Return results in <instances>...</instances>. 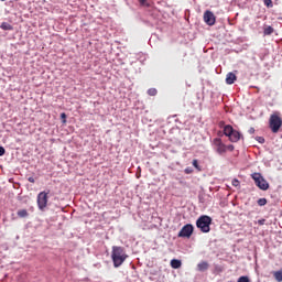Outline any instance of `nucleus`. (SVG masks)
I'll list each match as a JSON object with an SVG mask.
<instances>
[{
    "label": "nucleus",
    "mask_w": 282,
    "mask_h": 282,
    "mask_svg": "<svg viewBox=\"0 0 282 282\" xmlns=\"http://www.w3.org/2000/svg\"><path fill=\"white\" fill-rule=\"evenodd\" d=\"M128 258L129 256L127 254V251H124L123 247H112L111 259L115 268H120V265H122Z\"/></svg>",
    "instance_id": "nucleus-1"
},
{
    "label": "nucleus",
    "mask_w": 282,
    "mask_h": 282,
    "mask_svg": "<svg viewBox=\"0 0 282 282\" xmlns=\"http://www.w3.org/2000/svg\"><path fill=\"white\" fill-rule=\"evenodd\" d=\"M212 147L218 155H226L228 151L230 152L235 151V145L232 144L226 145L225 142L221 140V138H214L212 140Z\"/></svg>",
    "instance_id": "nucleus-2"
},
{
    "label": "nucleus",
    "mask_w": 282,
    "mask_h": 282,
    "mask_svg": "<svg viewBox=\"0 0 282 282\" xmlns=\"http://www.w3.org/2000/svg\"><path fill=\"white\" fill-rule=\"evenodd\" d=\"M210 224H213V218L206 215L198 217L196 220V227L199 228L200 232H210Z\"/></svg>",
    "instance_id": "nucleus-3"
},
{
    "label": "nucleus",
    "mask_w": 282,
    "mask_h": 282,
    "mask_svg": "<svg viewBox=\"0 0 282 282\" xmlns=\"http://www.w3.org/2000/svg\"><path fill=\"white\" fill-rule=\"evenodd\" d=\"M269 127L272 133H279V130L282 127V119H281L280 112H274L273 115L270 116Z\"/></svg>",
    "instance_id": "nucleus-4"
},
{
    "label": "nucleus",
    "mask_w": 282,
    "mask_h": 282,
    "mask_svg": "<svg viewBox=\"0 0 282 282\" xmlns=\"http://www.w3.org/2000/svg\"><path fill=\"white\" fill-rule=\"evenodd\" d=\"M251 180H253L256 186L260 188V191H268L270 188V183H268L261 173H252Z\"/></svg>",
    "instance_id": "nucleus-5"
},
{
    "label": "nucleus",
    "mask_w": 282,
    "mask_h": 282,
    "mask_svg": "<svg viewBox=\"0 0 282 282\" xmlns=\"http://www.w3.org/2000/svg\"><path fill=\"white\" fill-rule=\"evenodd\" d=\"M37 208L45 210L47 208V192L37 194Z\"/></svg>",
    "instance_id": "nucleus-6"
},
{
    "label": "nucleus",
    "mask_w": 282,
    "mask_h": 282,
    "mask_svg": "<svg viewBox=\"0 0 282 282\" xmlns=\"http://www.w3.org/2000/svg\"><path fill=\"white\" fill-rule=\"evenodd\" d=\"M193 225L187 224L180 230L177 237H186L187 239H189V237L193 235Z\"/></svg>",
    "instance_id": "nucleus-7"
},
{
    "label": "nucleus",
    "mask_w": 282,
    "mask_h": 282,
    "mask_svg": "<svg viewBox=\"0 0 282 282\" xmlns=\"http://www.w3.org/2000/svg\"><path fill=\"white\" fill-rule=\"evenodd\" d=\"M204 21L207 25H215V22H216L215 13H213V11H208V10L205 11Z\"/></svg>",
    "instance_id": "nucleus-8"
},
{
    "label": "nucleus",
    "mask_w": 282,
    "mask_h": 282,
    "mask_svg": "<svg viewBox=\"0 0 282 282\" xmlns=\"http://www.w3.org/2000/svg\"><path fill=\"white\" fill-rule=\"evenodd\" d=\"M241 140V132L234 130L231 132V135H229L230 142H239Z\"/></svg>",
    "instance_id": "nucleus-9"
},
{
    "label": "nucleus",
    "mask_w": 282,
    "mask_h": 282,
    "mask_svg": "<svg viewBox=\"0 0 282 282\" xmlns=\"http://www.w3.org/2000/svg\"><path fill=\"white\" fill-rule=\"evenodd\" d=\"M235 80H237V75H235V73H228L226 76V84L235 85Z\"/></svg>",
    "instance_id": "nucleus-10"
},
{
    "label": "nucleus",
    "mask_w": 282,
    "mask_h": 282,
    "mask_svg": "<svg viewBox=\"0 0 282 282\" xmlns=\"http://www.w3.org/2000/svg\"><path fill=\"white\" fill-rule=\"evenodd\" d=\"M234 131H235V128H232V126L230 124H227L224 127V135H226L227 138H230Z\"/></svg>",
    "instance_id": "nucleus-11"
},
{
    "label": "nucleus",
    "mask_w": 282,
    "mask_h": 282,
    "mask_svg": "<svg viewBox=\"0 0 282 282\" xmlns=\"http://www.w3.org/2000/svg\"><path fill=\"white\" fill-rule=\"evenodd\" d=\"M208 268H209V264L206 261H202L200 263L197 264L198 272H206Z\"/></svg>",
    "instance_id": "nucleus-12"
},
{
    "label": "nucleus",
    "mask_w": 282,
    "mask_h": 282,
    "mask_svg": "<svg viewBox=\"0 0 282 282\" xmlns=\"http://www.w3.org/2000/svg\"><path fill=\"white\" fill-rule=\"evenodd\" d=\"M171 267L174 270H177V269L182 268V261H180L177 259H173V260H171Z\"/></svg>",
    "instance_id": "nucleus-13"
},
{
    "label": "nucleus",
    "mask_w": 282,
    "mask_h": 282,
    "mask_svg": "<svg viewBox=\"0 0 282 282\" xmlns=\"http://www.w3.org/2000/svg\"><path fill=\"white\" fill-rule=\"evenodd\" d=\"M0 28H1V30H4V31H12V30H14V26H12V24H10L8 22H2Z\"/></svg>",
    "instance_id": "nucleus-14"
},
{
    "label": "nucleus",
    "mask_w": 282,
    "mask_h": 282,
    "mask_svg": "<svg viewBox=\"0 0 282 282\" xmlns=\"http://www.w3.org/2000/svg\"><path fill=\"white\" fill-rule=\"evenodd\" d=\"M275 281L282 282V270L273 272Z\"/></svg>",
    "instance_id": "nucleus-15"
},
{
    "label": "nucleus",
    "mask_w": 282,
    "mask_h": 282,
    "mask_svg": "<svg viewBox=\"0 0 282 282\" xmlns=\"http://www.w3.org/2000/svg\"><path fill=\"white\" fill-rule=\"evenodd\" d=\"M274 32V29L272 26H267L263 31L265 36H270Z\"/></svg>",
    "instance_id": "nucleus-16"
},
{
    "label": "nucleus",
    "mask_w": 282,
    "mask_h": 282,
    "mask_svg": "<svg viewBox=\"0 0 282 282\" xmlns=\"http://www.w3.org/2000/svg\"><path fill=\"white\" fill-rule=\"evenodd\" d=\"M28 210L26 209H20L18 210V217L25 218L28 217Z\"/></svg>",
    "instance_id": "nucleus-17"
},
{
    "label": "nucleus",
    "mask_w": 282,
    "mask_h": 282,
    "mask_svg": "<svg viewBox=\"0 0 282 282\" xmlns=\"http://www.w3.org/2000/svg\"><path fill=\"white\" fill-rule=\"evenodd\" d=\"M192 164H193L194 169L202 171V166H199V162L196 159L193 160Z\"/></svg>",
    "instance_id": "nucleus-18"
},
{
    "label": "nucleus",
    "mask_w": 282,
    "mask_h": 282,
    "mask_svg": "<svg viewBox=\"0 0 282 282\" xmlns=\"http://www.w3.org/2000/svg\"><path fill=\"white\" fill-rule=\"evenodd\" d=\"M148 94H149L150 96H158V89H155V88H150V89H148Z\"/></svg>",
    "instance_id": "nucleus-19"
},
{
    "label": "nucleus",
    "mask_w": 282,
    "mask_h": 282,
    "mask_svg": "<svg viewBox=\"0 0 282 282\" xmlns=\"http://www.w3.org/2000/svg\"><path fill=\"white\" fill-rule=\"evenodd\" d=\"M237 282H250V278H248V275H242L238 279Z\"/></svg>",
    "instance_id": "nucleus-20"
},
{
    "label": "nucleus",
    "mask_w": 282,
    "mask_h": 282,
    "mask_svg": "<svg viewBox=\"0 0 282 282\" xmlns=\"http://www.w3.org/2000/svg\"><path fill=\"white\" fill-rule=\"evenodd\" d=\"M263 3L267 8H273L274 4L272 3V0H263Z\"/></svg>",
    "instance_id": "nucleus-21"
},
{
    "label": "nucleus",
    "mask_w": 282,
    "mask_h": 282,
    "mask_svg": "<svg viewBox=\"0 0 282 282\" xmlns=\"http://www.w3.org/2000/svg\"><path fill=\"white\" fill-rule=\"evenodd\" d=\"M265 204H268V199L265 198L258 199V206H265Z\"/></svg>",
    "instance_id": "nucleus-22"
},
{
    "label": "nucleus",
    "mask_w": 282,
    "mask_h": 282,
    "mask_svg": "<svg viewBox=\"0 0 282 282\" xmlns=\"http://www.w3.org/2000/svg\"><path fill=\"white\" fill-rule=\"evenodd\" d=\"M61 119H62L63 124H65L67 122V115L65 112H62Z\"/></svg>",
    "instance_id": "nucleus-23"
},
{
    "label": "nucleus",
    "mask_w": 282,
    "mask_h": 282,
    "mask_svg": "<svg viewBox=\"0 0 282 282\" xmlns=\"http://www.w3.org/2000/svg\"><path fill=\"white\" fill-rule=\"evenodd\" d=\"M257 142H259L260 144H264L265 139L263 137H257Z\"/></svg>",
    "instance_id": "nucleus-24"
},
{
    "label": "nucleus",
    "mask_w": 282,
    "mask_h": 282,
    "mask_svg": "<svg viewBox=\"0 0 282 282\" xmlns=\"http://www.w3.org/2000/svg\"><path fill=\"white\" fill-rule=\"evenodd\" d=\"M231 184H232V186H235L236 188H237V186L240 185L239 180H237V178H234V180L231 181Z\"/></svg>",
    "instance_id": "nucleus-25"
},
{
    "label": "nucleus",
    "mask_w": 282,
    "mask_h": 282,
    "mask_svg": "<svg viewBox=\"0 0 282 282\" xmlns=\"http://www.w3.org/2000/svg\"><path fill=\"white\" fill-rule=\"evenodd\" d=\"M6 155V148L0 147V158Z\"/></svg>",
    "instance_id": "nucleus-26"
},
{
    "label": "nucleus",
    "mask_w": 282,
    "mask_h": 282,
    "mask_svg": "<svg viewBox=\"0 0 282 282\" xmlns=\"http://www.w3.org/2000/svg\"><path fill=\"white\" fill-rule=\"evenodd\" d=\"M184 172L186 173V175H191V173H193V169L186 167Z\"/></svg>",
    "instance_id": "nucleus-27"
},
{
    "label": "nucleus",
    "mask_w": 282,
    "mask_h": 282,
    "mask_svg": "<svg viewBox=\"0 0 282 282\" xmlns=\"http://www.w3.org/2000/svg\"><path fill=\"white\" fill-rule=\"evenodd\" d=\"M258 224H259V226H263V224H265V219L258 220Z\"/></svg>",
    "instance_id": "nucleus-28"
},
{
    "label": "nucleus",
    "mask_w": 282,
    "mask_h": 282,
    "mask_svg": "<svg viewBox=\"0 0 282 282\" xmlns=\"http://www.w3.org/2000/svg\"><path fill=\"white\" fill-rule=\"evenodd\" d=\"M140 6H147V0H139Z\"/></svg>",
    "instance_id": "nucleus-29"
},
{
    "label": "nucleus",
    "mask_w": 282,
    "mask_h": 282,
    "mask_svg": "<svg viewBox=\"0 0 282 282\" xmlns=\"http://www.w3.org/2000/svg\"><path fill=\"white\" fill-rule=\"evenodd\" d=\"M248 133H250V135L254 134V128H250V129L248 130Z\"/></svg>",
    "instance_id": "nucleus-30"
},
{
    "label": "nucleus",
    "mask_w": 282,
    "mask_h": 282,
    "mask_svg": "<svg viewBox=\"0 0 282 282\" xmlns=\"http://www.w3.org/2000/svg\"><path fill=\"white\" fill-rule=\"evenodd\" d=\"M28 180H29V182H30L31 184H34V182H35L34 177H32V176H30Z\"/></svg>",
    "instance_id": "nucleus-31"
},
{
    "label": "nucleus",
    "mask_w": 282,
    "mask_h": 282,
    "mask_svg": "<svg viewBox=\"0 0 282 282\" xmlns=\"http://www.w3.org/2000/svg\"><path fill=\"white\" fill-rule=\"evenodd\" d=\"M224 124V121H221L220 123H219V127H221Z\"/></svg>",
    "instance_id": "nucleus-32"
}]
</instances>
